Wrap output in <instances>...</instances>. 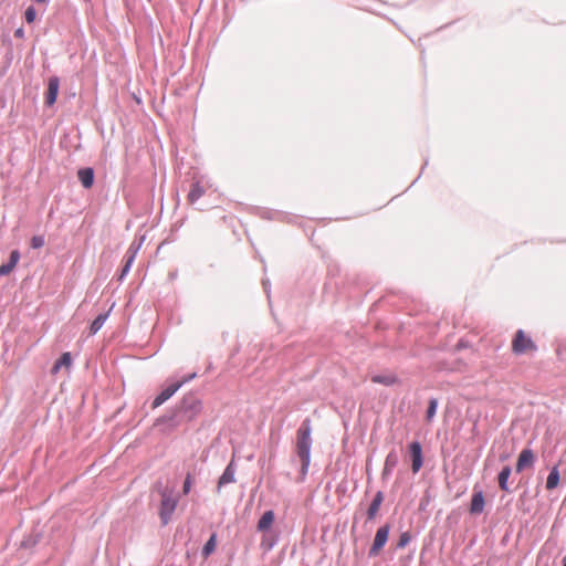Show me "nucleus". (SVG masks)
Wrapping results in <instances>:
<instances>
[{"instance_id": "f257e3e1", "label": "nucleus", "mask_w": 566, "mask_h": 566, "mask_svg": "<svg viewBox=\"0 0 566 566\" xmlns=\"http://www.w3.org/2000/svg\"><path fill=\"white\" fill-rule=\"evenodd\" d=\"M312 424L308 418L304 419L297 429L296 449L297 455L301 459V475L304 478L307 474L311 463V449H312Z\"/></svg>"}, {"instance_id": "f03ea898", "label": "nucleus", "mask_w": 566, "mask_h": 566, "mask_svg": "<svg viewBox=\"0 0 566 566\" xmlns=\"http://www.w3.org/2000/svg\"><path fill=\"white\" fill-rule=\"evenodd\" d=\"M177 409L185 421L189 422L200 413L201 402L197 397L188 395L184 397Z\"/></svg>"}, {"instance_id": "7ed1b4c3", "label": "nucleus", "mask_w": 566, "mask_h": 566, "mask_svg": "<svg viewBox=\"0 0 566 566\" xmlns=\"http://www.w3.org/2000/svg\"><path fill=\"white\" fill-rule=\"evenodd\" d=\"M537 346L534 340L525 334L523 329H517L512 340V352L515 355H523L526 352H536Z\"/></svg>"}, {"instance_id": "20e7f679", "label": "nucleus", "mask_w": 566, "mask_h": 566, "mask_svg": "<svg viewBox=\"0 0 566 566\" xmlns=\"http://www.w3.org/2000/svg\"><path fill=\"white\" fill-rule=\"evenodd\" d=\"M160 495H161V503H160L159 516H160L163 525H167L171 518L172 513L176 510L178 500L176 497H174L171 492H169L167 489H164L160 492Z\"/></svg>"}, {"instance_id": "39448f33", "label": "nucleus", "mask_w": 566, "mask_h": 566, "mask_svg": "<svg viewBox=\"0 0 566 566\" xmlns=\"http://www.w3.org/2000/svg\"><path fill=\"white\" fill-rule=\"evenodd\" d=\"M184 422H186L185 419L178 409H176L175 411L160 417L157 420L156 426L161 427V430L168 433L175 430L177 427L181 426Z\"/></svg>"}, {"instance_id": "423d86ee", "label": "nucleus", "mask_w": 566, "mask_h": 566, "mask_svg": "<svg viewBox=\"0 0 566 566\" xmlns=\"http://www.w3.org/2000/svg\"><path fill=\"white\" fill-rule=\"evenodd\" d=\"M389 532H390L389 524H385L377 530L373 545L368 552L369 557H374V556L378 555L379 551L385 546V544L388 541Z\"/></svg>"}, {"instance_id": "0eeeda50", "label": "nucleus", "mask_w": 566, "mask_h": 566, "mask_svg": "<svg viewBox=\"0 0 566 566\" xmlns=\"http://www.w3.org/2000/svg\"><path fill=\"white\" fill-rule=\"evenodd\" d=\"M408 449H409V454H410L411 462H412V464H411L412 472L417 473V472H419V470L421 469V467L423 464L421 444L418 441H412L408 446Z\"/></svg>"}, {"instance_id": "6e6552de", "label": "nucleus", "mask_w": 566, "mask_h": 566, "mask_svg": "<svg viewBox=\"0 0 566 566\" xmlns=\"http://www.w3.org/2000/svg\"><path fill=\"white\" fill-rule=\"evenodd\" d=\"M209 188L208 181L201 179H197L191 184L190 190L188 192V201L190 203L197 202L207 191Z\"/></svg>"}, {"instance_id": "1a4fd4ad", "label": "nucleus", "mask_w": 566, "mask_h": 566, "mask_svg": "<svg viewBox=\"0 0 566 566\" xmlns=\"http://www.w3.org/2000/svg\"><path fill=\"white\" fill-rule=\"evenodd\" d=\"M535 462V454L532 449L524 448L517 458L515 470L517 473H521L526 468L533 467Z\"/></svg>"}, {"instance_id": "9d476101", "label": "nucleus", "mask_w": 566, "mask_h": 566, "mask_svg": "<svg viewBox=\"0 0 566 566\" xmlns=\"http://www.w3.org/2000/svg\"><path fill=\"white\" fill-rule=\"evenodd\" d=\"M180 388V384H170L165 389L160 391V394L153 401V409L158 408L164 402H166L170 397H172Z\"/></svg>"}, {"instance_id": "9b49d317", "label": "nucleus", "mask_w": 566, "mask_h": 566, "mask_svg": "<svg viewBox=\"0 0 566 566\" xmlns=\"http://www.w3.org/2000/svg\"><path fill=\"white\" fill-rule=\"evenodd\" d=\"M60 80L57 76H51L48 81V91L45 94V104L51 106L55 103L59 93Z\"/></svg>"}, {"instance_id": "f8f14e48", "label": "nucleus", "mask_w": 566, "mask_h": 566, "mask_svg": "<svg viewBox=\"0 0 566 566\" xmlns=\"http://www.w3.org/2000/svg\"><path fill=\"white\" fill-rule=\"evenodd\" d=\"M484 509V495L482 490L474 488V493L471 499L470 513L478 515L483 512Z\"/></svg>"}, {"instance_id": "ddd939ff", "label": "nucleus", "mask_w": 566, "mask_h": 566, "mask_svg": "<svg viewBox=\"0 0 566 566\" xmlns=\"http://www.w3.org/2000/svg\"><path fill=\"white\" fill-rule=\"evenodd\" d=\"M235 464L233 461H231L224 469L223 473L219 478L218 481V491L227 484L233 483L235 481Z\"/></svg>"}, {"instance_id": "4468645a", "label": "nucleus", "mask_w": 566, "mask_h": 566, "mask_svg": "<svg viewBox=\"0 0 566 566\" xmlns=\"http://www.w3.org/2000/svg\"><path fill=\"white\" fill-rule=\"evenodd\" d=\"M78 180L85 189H88L94 184V170L91 167L81 168L77 171Z\"/></svg>"}, {"instance_id": "2eb2a0df", "label": "nucleus", "mask_w": 566, "mask_h": 566, "mask_svg": "<svg viewBox=\"0 0 566 566\" xmlns=\"http://www.w3.org/2000/svg\"><path fill=\"white\" fill-rule=\"evenodd\" d=\"M19 260L20 252L18 250L11 251L9 261L0 265V276L8 275L15 268Z\"/></svg>"}, {"instance_id": "dca6fc26", "label": "nucleus", "mask_w": 566, "mask_h": 566, "mask_svg": "<svg viewBox=\"0 0 566 566\" xmlns=\"http://www.w3.org/2000/svg\"><path fill=\"white\" fill-rule=\"evenodd\" d=\"M398 464V455L395 451H390L387 457H386V460H385V465H384V469H382V478L386 479L388 478L391 473H392V470L397 467Z\"/></svg>"}, {"instance_id": "f3484780", "label": "nucleus", "mask_w": 566, "mask_h": 566, "mask_svg": "<svg viewBox=\"0 0 566 566\" xmlns=\"http://www.w3.org/2000/svg\"><path fill=\"white\" fill-rule=\"evenodd\" d=\"M382 501H384V494H382V492H381V491H378V492L375 494V496H374V499H373V501H371V503L369 504V507H368V510H367V518H368L369 521H371V520H374V518L376 517V515H377V513H378V511H379V509H380V505H381Z\"/></svg>"}, {"instance_id": "a211bd4d", "label": "nucleus", "mask_w": 566, "mask_h": 566, "mask_svg": "<svg viewBox=\"0 0 566 566\" xmlns=\"http://www.w3.org/2000/svg\"><path fill=\"white\" fill-rule=\"evenodd\" d=\"M275 518V514L272 510L265 511L258 522V531L265 533L272 526Z\"/></svg>"}, {"instance_id": "6ab92c4d", "label": "nucleus", "mask_w": 566, "mask_h": 566, "mask_svg": "<svg viewBox=\"0 0 566 566\" xmlns=\"http://www.w3.org/2000/svg\"><path fill=\"white\" fill-rule=\"evenodd\" d=\"M511 472H512V469L510 465H505L502 468V470L500 471L499 475H497V481H499V485H500V489L504 492H510V488H509V478L511 475Z\"/></svg>"}, {"instance_id": "aec40b11", "label": "nucleus", "mask_w": 566, "mask_h": 566, "mask_svg": "<svg viewBox=\"0 0 566 566\" xmlns=\"http://www.w3.org/2000/svg\"><path fill=\"white\" fill-rule=\"evenodd\" d=\"M72 365V357L69 352L63 353L61 357L54 363L52 367V373L56 374L62 367L70 368Z\"/></svg>"}, {"instance_id": "412c9836", "label": "nucleus", "mask_w": 566, "mask_h": 566, "mask_svg": "<svg viewBox=\"0 0 566 566\" xmlns=\"http://www.w3.org/2000/svg\"><path fill=\"white\" fill-rule=\"evenodd\" d=\"M559 479H560V475H559L558 467L554 465L547 476L546 489L554 490L555 488H557V485L559 483Z\"/></svg>"}, {"instance_id": "4be33fe9", "label": "nucleus", "mask_w": 566, "mask_h": 566, "mask_svg": "<svg viewBox=\"0 0 566 566\" xmlns=\"http://www.w3.org/2000/svg\"><path fill=\"white\" fill-rule=\"evenodd\" d=\"M108 315H109V313L105 312V313H101L96 316V318L92 322V324L90 326V333L92 335L96 334L102 328V326L105 324Z\"/></svg>"}, {"instance_id": "5701e85b", "label": "nucleus", "mask_w": 566, "mask_h": 566, "mask_svg": "<svg viewBox=\"0 0 566 566\" xmlns=\"http://www.w3.org/2000/svg\"><path fill=\"white\" fill-rule=\"evenodd\" d=\"M371 381L384 386H391L396 382V377L391 374L373 375Z\"/></svg>"}, {"instance_id": "b1692460", "label": "nucleus", "mask_w": 566, "mask_h": 566, "mask_svg": "<svg viewBox=\"0 0 566 566\" xmlns=\"http://www.w3.org/2000/svg\"><path fill=\"white\" fill-rule=\"evenodd\" d=\"M135 256H136V250L133 251V254L126 255L125 264L123 265V268L120 270L119 277H118L119 281L124 280V277L129 273L132 264L135 260Z\"/></svg>"}, {"instance_id": "393cba45", "label": "nucleus", "mask_w": 566, "mask_h": 566, "mask_svg": "<svg viewBox=\"0 0 566 566\" xmlns=\"http://www.w3.org/2000/svg\"><path fill=\"white\" fill-rule=\"evenodd\" d=\"M217 535L212 534L202 547V555L208 557L216 548Z\"/></svg>"}, {"instance_id": "a878e982", "label": "nucleus", "mask_w": 566, "mask_h": 566, "mask_svg": "<svg viewBox=\"0 0 566 566\" xmlns=\"http://www.w3.org/2000/svg\"><path fill=\"white\" fill-rule=\"evenodd\" d=\"M437 408H438V400L436 398H430L429 399V403H428V409H427V420H431L436 412H437Z\"/></svg>"}, {"instance_id": "bb28decb", "label": "nucleus", "mask_w": 566, "mask_h": 566, "mask_svg": "<svg viewBox=\"0 0 566 566\" xmlns=\"http://www.w3.org/2000/svg\"><path fill=\"white\" fill-rule=\"evenodd\" d=\"M24 18L28 23H33L36 19V10L34 7L30 6L27 8L24 12Z\"/></svg>"}, {"instance_id": "cd10ccee", "label": "nucleus", "mask_w": 566, "mask_h": 566, "mask_svg": "<svg viewBox=\"0 0 566 566\" xmlns=\"http://www.w3.org/2000/svg\"><path fill=\"white\" fill-rule=\"evenodd\" d=\"M410 539H411V536H410L409 532L401 533L399 536L398 543H397V548H403L405 546H407L409 544Z\"/></svg>"}, {"instance_id": "c85d7f7f", "label": "nucleus", "mask_w": 566, "mask_h": 566, "mask_svg": "<svg viewBox=\"0 0 566 566\" xmlns=\"http://www.w3.org/2000/svg\"><path fill=\"white\" fill-rule=\"evenodd\" d=\"M44 243H45V240H44L43 235H34L31 239V247L33 249H40L44 245Z\"/></svg>"}, {"instance_id": "c756f323", "label": "nucleus", "mask_w": 566, "mask_h": 566, "mask_svg": "<svg viewBox=\"0 0 566 566\" xmlns=\"http://www.w3.org/2000/svg\"><path fill=\"white\" fill-rule=\"evenodd\" d=\"M197 377V373L189 374L185 376L181 380L176 381L175 384H180V387L185 384L189 382L190 380L195 379Z\"/></svg>"}, {"instance_id": "7c9ffc66", "label": "nucleus", "mask_w": 566, "mask_h": 566, "mask_svg": "<svg viewBox=\"0 0 566 566\" xmlns=\"http://www.w3.org/2000/svg\"><path fill=\"white\" fill-rule=\"evenodd\" d=\"M190 488H191V479H190V475L188 474L184 482V485H182L184 493L185 494L189 493Z\"/></svg>"}, {"instance_id": "2f4dec72", "label": "nucleus", "mask_w": 566, "mask_h": 566, "mask_svg": "<svg viewBox=\"0 0 566 566\" xmlns=\"http://www.w3.org/2000/svg\"><path fill=\"white\" fill-rule=\"evenodd\" d=\"M142 242H143V240H142L139 243H137V244H135V242H133V243L129 245V248H128V251H127V254H126V255H130V254H133V251H134V250H136V253H137V252H138V250H139V248H140V245H142Z\"/></svg>"}, {"instance_id": "473e14b6", "label": "nucleus", "mask_w": 566, "mask_h": 566, "mask_svg": "<svg viewBox=\"0 0 566 566\" xmlns=\"http://www.w3.org/2000/svg\"><path fill=\"white\" fill-rule=\"evenodd\" d=\"M177 276H178V272H177V271H172V272H170V273L168 274V277H169V280H171V281L176 280V279H177Z\"/></svg>"}, {"instance_id": "72a5a7b5", "label": "nucleus", "mask_w": 566, "mask_h": 566, "mask_svg": "<svg viewBox=\"0 0 566 566\" xmlns=\"http://www.w3.org/2000/svg\"><path fill=\"white\" fill-rule=\"evenodd\" d=\"M23 34H24V32H23V30H22V29H18V30L15 31V33H14V35H15L17 38H22V36H23Z\"/></svg>"}, {"instance_id": "f704fd0d", "label": "nucleus", "mask_w": 566, "mask_h": 566, "mask_svg": "<svg viewBox=\"0 0 566 566\" xmlns=\"http://www.w3.org/2000/svg\"><path fill=\"white\" fill-rule=\"evenodd\" d=\"M563 566H566V556L563 558Z\"/></svg>"}, {"instance_id": "c9c22d12", "label": "nucleus", "mask_w": 566, "mask_h": 566, "mask_svg": "<svg viewBox=\"0 0 566 566\" xmlns=\"http://www.w3.org/2000/svg\"><path fill=\"white\" fill-rule=\"evenodd\" d=\"M264 290H265V291H266V293L269 294L266 283H264Z\"/></svg>"}, {"instance_id": "e433bc0d", "label": "nucleus", "mask_w": 566, "mask_h": 566, "mask_svg": "<svg viewBox=\"0 0 566 566\" xmlns=\"http://www.w3.org/2000/svg\"><path fill=\"white\" fill-rule=\"evenodd\" d=\"M36 2H45L46 0H35Z\"/></svg>"}]
</instances>
